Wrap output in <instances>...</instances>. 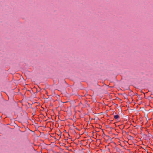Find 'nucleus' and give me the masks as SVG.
<instances>
[{
  "label": "nucleus",
  "instance_id": "obj_1",
  "mask_svg": "<svg viewBox=\"0 0 153 153\" xmlns=\"http://www.w3.org/2000/svg\"><path fill=\"white\" fill-rule=\"evenodd\" d=\"M114 118L115 120L119 119L120 118V116L118 115H116L114 116Z\"/></svg>",
  "mask_w": 153,
  "mask_h": 153
}]
</instances>
